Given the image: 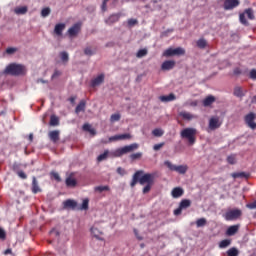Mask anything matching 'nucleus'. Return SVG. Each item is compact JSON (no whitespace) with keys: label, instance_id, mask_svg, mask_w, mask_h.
<instances>
[{"label":"nucleus","instance_id":"f257e3e1","mask_svg":"<svg viewBox=\"0 0 256 256\" xmlns=\"http://www.w3.org/2000/svg\"><path fill=\"white\" fill-rule=\"evenodd\" d=\"M137 183L140 185H145L142 189L143 194H148L151 191L152 185L154 183V175L151 173L144 174L143 170H138L132 176V182H130V187L134 188Z\"/></svg>","mask_w":256,"mask_h":256},{"label":"nucleus","instance_id":"f03ea898","mask_svg":"<svg viewBox=\"0 0 256 256\" xmlns=\"http://www.w3.org/2000/svg\"><path fill=\"white\" fill-rule=\"evenodd\" d=\"M197 129L193 127H187L180 131V137L188 140V145L193 146L196 143Z\"/></svg>","mask_w":256,"mask_h":256},{"label":"nucleus","instance_id":"7ed1b4c3","mask_svg":"<svg viewBox=\"0 0 256 256\" xmlns=\"http://www.w3.org/2000/svg\"><path fill=\"white\" fill-rule=\"evenodd\" d=\"M243 215V211L239 208L228 209L224 214L223 218L225 221H236L239 220Z\"/></svg>","mask_w":256,"mask_h":256},{"label":"nucleus","instance_id":"20e7f679","mask_svg":"<svg viewBox=\"0 0 256 256\" xmlns=\"http://www.w3.org/2000/svg\"><path fill=\"white\" fill-rule=\"evenodd\" d=\"M25 67L20 64H10L7 66L5 73L12 76H21L25 74Z\"/></svg>","mask_w":256,"mask_h":256},{"label":"nucleus","instance_id":"39448f33","mask_svg":"<svg viewBox=\"0 0 256 256\" xmlns=\"http://www.w3.org/2000/svg\"><path fill=\"white\" fill-rule=\"evenodd\" d=\"M164 165L166 166V167H168V169L170 170V171H174V172H177V173H179V174H182V175H184V174H186L187 173V170H188V166L187 165H174L171 161H169V160H166V161H164Z\"/></svg>","mask_w":256,"mask_h":256},{"label":"nucleus","instance_id":"423d86ee","mask_svg":"<svg viewBox=\"0 0 256 256\" xmlns=\"http://www.w3.org/2000/svg\"><path fill=\"white\" fill-rule=\"evenodd\" d=\"M255 119H256V113L254 112H249L248 114H246L244 116V122H245V125L255 131L256 130V122H255Z\"/></svg>","mask_w":256,"mask_h":256},{"label":"nucleus","instance_id":"0eeeda50","mask_svg":"<svg viewBox=\"0 0 256 256\" xmlns=\"http://www.w3.org/2000/svg\"><path fill=\"white\" fill-rule=\"evenodd\" d=\"M139 148V145L137 143H132L130 145H126L122 148L117 149L116 154L117 157H121L125 154L131 153Z\"/></svg>","mask_w":256,"mask_h":256},{"label":"nucleus","instance_id":"6e6552de","mask_svg":"<svg viewBox=\"0 0 256 256\" xmlns=\"http://www.w3.org/2000/svg\"><path fill=\"white\" fill-rule=\"evenodd\" d=\"M185 55V49L178 47V48H168L164 51L163 56L164 57H173V56H184Z\"/></svg>","mask_w":256,"mask_h":256},{"label":"nucleus","instance_id":"1a4fd4ad","mask_svg":"<svg viewBox=\"0 0 256 256\" xmlns=\"http://www.w3.org/2000/svg\"><path fill=\"white\" fill-rule=\"evenodd\" d=\"M224 11H232L240 6V0H221Z\"/></svg>","mask_w":256,"mask_h":256},{"label":"nucleus","instance_id":"9d476101","mask_svg":"<svg viewBox=\"0 0 256 256\" xmlns=\"http://www.w3.org/2000/svg\"><path fill=\"white\" fill-rule=\"evenodd\" d=\"M190 206H191L190 199H182V201H180V205L178 206V208L174 209V215L175 216L181 215L182 211L188 209Z\"/></svg>","mask_w":256,"mask_h":256},{"label":"nucleus","instance_id":"9b49d317","mask_svg":"<svg viewBox=\"0 0 256 256\" xmlns=\"http://www.w3.org/2000/svg\"><path fill=\"white\" fill-rule=\"evenodd\" d=\"M222 126V122L219 117L213 116L208 121V130L215 131Z\"/></svg>","mask_w":256,"mask_h":256},{"label":"nucleus","instance_id":"f8f14e48","mask_svg":"<svg viewBox=\"0 0 256 256\" xmlns=\"http://www.w3.org/2000/svg\"><path fill=\"white\" fill-rule=\"evenodd\" d=\"M121 17L122 13H115L110 15L105 22L107 25L112 26L113 24L118 23Z\"/></svg>","mask_w":256,"mask_h":256},{"label":"nucleus","instance_id":"ddd939ff","mask_svg":"<svg viewBox=\"0 0 256 256\" xmlns=\"http://www.w3.org/2000/svg\"><path fill=\"white\" fill-rule=\"evenodd\" d=\"M65 209L78 210V202L73 199H67L63 202Z\"/></svg>","mask_w":256,"mask_h":256},{"label":"nucleus","instance_id":"4468645a","mask_svg":"<svg viewBox=\"0 0 256 256\" xmlns=\"http://www.w3.org/2000/svg\"><path fill=\"white\" fill-rule=\"evenodd\" d=\"M132 138L130 133L117 134L110 137V142L122 141V140H130Z\"/></svg>","mask_w":256,"mask_h":256},{"label":"nucleus","instance_id":"2eb2a0df","mask_svg":"<svg viewBox=\"0 0 256 256\" xmlns=\"http://www.w3.org/2000/svg\"><path fill=\"white\" fill-rule=\"evenodd\" d=\"M80 31H81V24L80 23H76L71 28H69L68 35L71 38L72 37H76L79 34Z\"/></svg>","mask_w":256,"mask_h":256},{"label":"nucleus","instance_id":"dca6fc26","mask_svg":"<svg viewBox=\"0 0 256 256\" xmlns=\"http://www.w3.org/2000/svg\"><path fill=\"white\" fill-rule=\"evenodd\" d=\"M104 81H105V75H104V74H100V75H98L96 78H94V79L92 80L91 86H92L93 88L98 87V86H100L101 84H103Z\"/></svg>","mask_w":256,"mask_h":256},{"label":"nucleus","instance_id":"f3484780","mask_svg":"<svg viewBox=\"0 0 256 256\" xmlns=\"http://www.w3.org/2000/svg\"><path fill=\"white\" fill-rule=\"evenodd\" d=\"M175 61L173 60H166L162 63V71H170L173 70L175 67Z\"/></svg>","mask_w":256,"mask_h":256},{"label":"nucleus","instance_id":"a211bd4d","mask_svg":"<svg viewBox=\"0 0 256 256\" xmlns=\"http://www.w3.org/2000/svg\"><path fill=\"white\" fill-rule=\"evenodd\" d=\"M215 102H216V98L213 95H208L203 99L202 105L203 107H210Z\"/></svg>","mask_w":256,"mask_h":256},{"label":"nucleus","instance_id":"6ab92c4d","mask_svg":"<svg viewBox=\"0 0 256 256\" xmlns=\"http://www.w3.org/2000/svg\"><path fill=\"white\" fill-rule=\"evenodd\" d=\"M239 228H240V225H239V224H235V225L229 226V227L227 228V230H226V235H227V236H234L235 234L238 233Z\"/></svg>","mask_w":256,"mask_h":256},{"label":"nucleus","instance_id":"aec40b11","mask_svg":"<svg viewBox=\"0 0 256 256\" xmlns=\"http://www.w3.org/2000/svg\"><path fill=\"white\" fill-rule=\"evenodd\" d=\"M49 139L53 143H57L60 140V131L59 130H53L49 132Z\"/></svg>","mask_w":256,"mask_h":256},{"label":"nucleus","instance_id":"412c9836","mask_svg":"<svg viewBox=\"0 0 256 256\" xmlns=\"http://www.w3.org/2000/svg\"><path fill=\"white\" fill-rule=\"evenodd\" d=\"M183 194H184V190L181 187H174V189H172V198L174 199H178L182 197Z\"/></svg>","mask_w":256,"mask_h":256},{"label":"nucleus","instance_id":"4be33fe9","mask_svg":"<svg viewBox=\"0 0 256 256\" xmlns=\"http://www.w3.org/2000/svg\"><path fill=\"white\" fill-rule=\"evenodd\" d=\"M41 191H42V190H41V188H40V186H39V184H38V181H37L36 177L33 176V178H32V193H33V194H38V193H40Z\"/></svg>","mask_w":256,"mask_h":256},{"label":"nucleus","instance_id":"5701e85b","mask_svg":"<svg viewBox=\"0 0 256 256\" xmlns=\"http://www.w3.org/2000/svg\"><path fill=\"white\" fill-rule=\"evenodd\" d=\"M175 100H176V96H175L174 93H170V94H168V95H162V96H160V101H162V102L168 103V102H173V101H175Z\"/></svg>","mask_w":256,"mask_h":256},{"label":"nucleus","instance_id":"b1692460","mask_svg":"<svg viewBox=\"0 0 256 256\" xmlns=\"http://www.w3.org/2000/svg\"><path fill=\"white\" fill-rule=\"evenodd\" d=\"M65 28H66V25H65L64 23L56 24L54 33H55L58 37H61L63 31L65 30Z\"/></svg>","mask_w":256,"mask_h":256},{"label":"nucleus","instance_id":"393cba45","mask_svg":"<svg viewBox=\"0 0 256 256\" xmlns=\"http://www.w3.org/2000/svg\"><path fill=\"white\" fill-rule=\"evenodd\" d=\"M91 233L93 234V236L100 241H103V238L101 237V235H103V232L100 231L97 227H92L91 228Z\"/></svg>","mask_w":256,"mask_h":256},{"label":"nucleus","instance_id":"a878e982","mask_svg":"<svg viewBox=\"0 0 256 256\" xmlns=\"http://www.w3.org/2000/svg\"><path fill=\"white\" fill-rule=\"evenodd\" d=\"M180 117H182V119H184L186 121H191V120L196 118L195 115H193V114H191L189 112H186V111L180 112Z\"/></svg>","mask_w":256,"mask_h":256},{"label":"nucleus","instance_id":"bb28decb","mask_svg":"<svg viewBox=\"0 0 256 256\" xmlns=\"http://www.w3.org/2000/svg\"><path fill=\"white\" fill-rule=\"evenodd\" d=\"M66 185L69 188H75L77 186V180L75 178H73L72 176H69L66 179Z\"/></svg>","mask_w":256,"mask_h":256},{"label":"nucleus","instance_id":"cd10ccee","mask_svg":"<svg viewBox=\"0 0 256 256\" xmlns=\"http://www.w3.org/2000/svg\"><path fill=\"white\" fill-rule=\"evenodd\" d=\"M233 94H234L235 97H238V98H242V97L245 96V94L243 92V89L240 86H236L234 88Z\"/></svg>","mask_w":256,"mask_h":256},{"label":"nucleus","instance_id":"c85d7f7f","mask_svg":"<svg viewBox=\"0 0 256 256\" xmlns=\"http://www.w3.org/2000/svg\"><path fill=\"white\" fill-rule=\"evenodd\" d=\"M86 108V103L84 100H81L80 103L77 105L75 112L76 114H79L81 112H84Z\"/></svg>","mask_w":256,"mask_h":256},{"label":"nucleus","instance_id":"c756f323","mask_svg":"<svg viewBox=\"0 0 256 256\" xmlns=\"http://www.w3.org/2000/svg\"><path fill=\"white\" fill-rule=\"evenodd\" d=\"M89 209V198H85L81 206H78V211H87Z\"/></svg>","mask_w":256,"mask_h":256},{"label":"nucleus","instance_id":"7c9ffc66","mask_svg":"<svg viewBox=\"0 0 256 256\" xmlns=\"http://www.w3.org/2000/svg\"><path fill=\"white\" fill-rule=\"evenodd\" d=\"M14 12L16 15H25L28 12V8L27 6L17 7L15 8Z\"/></svg>","mask_w":256,"mask_h":256},{"label":"nucleus","instance_id":"2f4dec72","mask_svg":"<svg viewBox=\"0 0 256 256\" xmlns=\"http://www.w3.org/2000/svg\"><path fill=\"white\" fill-rule=\"evenodd\" d=\"M231 177L234 179H238V178H249V174L245 173V172H234L231 174Z\"/></svg>","mask_w":256,"mask_h":256},{"label":"nucleus","instance_id":"473e14b6","mask_svg":"<svg viewBox=\"0 0 256 256\" xmlns=\"http://www.w3.org/2000/svg\"><path fill=\"white\" fill-rule=\"evenodd\" d=\"M195 224L197 228L205 227L207 225V219L204 217L198 218Z\"/></svg>","mask_w":256,"mask_h":256},{"label":"nucleus","instance_id":"72a5a7b5","mask_svg":"<svg viewBox=\"0 0 256 256\" xmlns=\"http://www.w3.org/2000/svg\"><path fill=\"white\" fill-rule=\"evenodd\" d=\"M196 46L199 49H205L207 47V41L204 38H200L197 40Z\"/></svg>","mask_w":256,"mask_h":256},{"label":"nucleus","instance_id":"f704fd0d","mask_svg":"<svg viewBox=\"0 0 256 256\" xmlns=\"http://www.w3.org/2000/svg\"><path fill=\"white\" fill-rule=\"evenodd\" d=\"M231 245L230 239H223L219 242V248L224 249Z\"/></svg>","mask_w":256,"mask_h":256},{"label":"nucleus","instance_id":"c9c22d12","mask_svg":"<svg viewBox=\"0 0 256 256\" xmlns=\"http://www.w3.org/2000/svg\"><path fill=\"white\" fill-rule=\"evenodd\" d=\"M148 54V50L146 48L138 50L136 53V58L141 59L146 57Z\"/></svg>","mask_w":256,"mask_h":256},{"label":"nucleus","instance_id":"e433bc0d","mask_svg":"<svg viewBox=\"0 0 256 256\" xmlns=\"http://www.w3.org/2000/svg\"><path fill=\"white\" fill-rule=\"evenodd\" d=\"M239 250L236 247H231L227 250V256H238Z\"/></svg>","mask_w":256,"mask_h":256},{"label":"nucleus","instance_id":"4c0bfd02","mask_svg":"<svg viewBox=\"0 0 256 256\" xmlns=\"http://www.w3.org/2000/svg\"><path fill=\"white\" fill-rule=\"evenodd\" d=\"M109 190H110V187L108 185H100V186L95 187V191L100 192V193L109 191Z\"/></svg>","mask_w":256,"mask_h":256},{"label":"nucleus","instance_id":"58836bf2","mask_svg":"<svg viewBox=\"0 0 256 256\" xmlns=\"http://www.w3.org/2000/svg\"><path fill=\"white\" fill-rule=\"evenodd\" d=\"M50 125L55 127L59 125V118L55 115H52L50 118Z\"/></svg>","mask_w":256,"mask_h":256},{"label":"nucleus","instance_id":"ea45409f","mask_svg":"<svg viewBox=\"0 0 256 256\" xmlns=\"http://www.w3.org/2000/svg\"><path fill=\"white\" fill-rule=\"evenodd\" d=\"M245 14H246V16L249 20H254L255 19L254 12L251 8L246 9Z\"/></svg>","mask_w":256,"mask_h":256},{"label":"nucleus","instance_id":"a19ab883","mask_svg":"<svg viewBox=\"0 0 256 256\" xmlns=\"http://www.w3.org/2000/svg\"><path fill=\"white\" fill-rule=\"evenodd\" d=\"M109 0H104L102 4V11L105 13L107 12V3ZM119 2V0H113V5L116 6V4Z\"/></svg>","mask_w":256,"mask_h":256},{"label":"nucleus","instance_id":"79ce46f5","mask_svg":"<svg viewBox=\"0 0 256 256\" xmlns=\"http://www.w3.org/2000/svg\"><path fill=\"white\" fill-rule=\"evenodd\" d=\"M51 14V9L49 7L43 8L41 12L42 18H47Z\"/></svg>","mask_w":256,"mask_h":256},{"label":"nucleus","instance_id":"37998d69","mask_svg":"<svg viewBox=\"0 0 256 256\" xmlns=\"http://www.w3.org/2000/svg\"><path fill=\"white\" fill-rule=\"evenodd\" d=\"M226 161L230 165H235L236 164V156L235 155H229V156H227Z\"/></svg>","mask_w":256,"mask_h":256},{"label":"nucleus","instance_id":"c03bdc74","mask_svg":"<svg viewBox=\"0 0 256 256\" xmlns=\"http://www.w3.org/2000/svg\"><path fill=\"white\" fill-rule=\"evenodd\" d=\"M164 134L163 130L162 129H154L152 130V135H154V137H162Z\"/></svg>","mask_w":256,"mask_h":256},{"label":"nucleus","instance_id":"a18cd8bd","mask_svg":"<svg viewBox=\"0 0 256 256\" xmlns=\"http://www.w3.org/2000/svg\"><path fill=\"white\" fill-rule=\"evenodd\" d=\"M109 154V151L106 150L104 153L100 154L97 158L98 162H102L107 159V156Z\"/></svg>","mask_w":256,"mask_h":256},{"label":"nucleus","instance_id":"49530a36","mask_svg":"<svg viewBox=\"0 0 256 256\" xmlns=\"http://www.w3.org/2000/svg\"><path fill=\"white\" fill-rule=\"evenodd\" d=\"M239 21H240V23L242 24V25H248V21H247V19H246V16H245V14L244 13H241L240 15H239Z\"/></svg>","mask_w":256,"mask_h":256},{"label":"nucleus","instance_id":"de8ad7c7","mask_svg":"<svg viewBox=\"0 0 256 256\" xmlns=\"http://www.w3.org/2000/svg\"><path fill=\"white\" fill-rule=\"evenodd\" d=\"M96 50H92L90 47L85 48L84 54L86 56H93L95 55Z\"/></svg>","mask_w":256,"mask_h":256},{"label":"nucleus","instance_id":"09e8293b","mask_svg":"<svg viewBox=\"0 0 256 256\" xmlns=\"http://www.w3.org/2000/svg\"><path fill=\"white\" fill-rule=\"evenodd\" d=\"M142 157V153L141 152H136V153H132L130 154V158L134 161V160H138L141 159Z\"/></svg>","mask_w":256,"mask_h":256},{"label":"nucleus","instance_id":"8fccbe9b","mask_svg":"<svg viewBox=\"0 0 256 256\" xmlns=\"http://www.w3.org/2000/svg\"><path fill=\"white\" fill-rule=\"evenodd\" d=\"M60 57H61V59H62V61H63L64 63H67L68 60H69L68 53L65 52V51H63V52L60 53Z\"/></svg>","mask_w":256,"mask_h":256},{"label":"nucleus","instance_id":"3c124183","mask_svg":"<svg viewBox=\"0 0 256 256\" xmlns=\"http://www.w3.org/2000/svg\"><path fill=\"white\" fill-rule=\"evenodd\" d=\"M121 119V115L119 113H115L111 115V122H118Z\"/></svg>","mask_w":256,"mask_h":256},{"label":"nucleus","instance_id":"603ef678","mask_svg":"<svg viewBox=\"0 0 256 256\" xmlns=\"http://www.w3.org/2000/svg\"><path fill=\"white\" fill-rule=\"evenodd\" d=\"M138 24V20L137 19H128V27L132 28L134 26H136Z\"/></svg>","mask_w":256,"mask_h":256},{"label":"nucleus","instance_id":"864d4df0","mask_svg":"<svg viewBox=\"0 0 256 256\" xmlns=\"http://www.w3.org/2000/svg\"><path fill=\"white\" fill-rule=\"evenodd\" d=\"M165 146V142L154 144V151H160Z\"/></svg>","mask_w":256,"mask_h":256},{"label":"nucleus","instance_id":"5fc2aeb1","mask_svg":"<svg viewBox=\"0 0 256 256\" xmlns=\"http://www.w3.org/2000/svg\"><path fill=\"white\" fill-rule=\"evenodd\" d=\"M17 175L19 176V178H21L22 180H26L27 179V175L23 170L17 171Z\"/></svg>","mask_w":256,"mask_h":256},{"label":"nucleus","instance_id":"6e6d98bb","mask_svg":"<svg viewBox=\"0 0 256 256\" xmlns=\"http://www.w3.org/2000/svg\"><path fill=\"white\" fill-rule=\"evenodd\" d=\"M249 77L252 80H256V69H252L249 73Z\"/></svg>","mask_w":256,"mask_h":256},{"label":"nucleus","instance_id":"4d7b16f0","mask_svg":"<svg viewBox=\"0 0 256 256\" xmlns=\"http://www.w3.org/2000/svg\"><path fill=\"white\" fill-rule=\"evenodd\" d=\"M233 74L235 76H240L242 74V70L239 67L233 69Z\"/></svg>","mask_w":256,"mask_h":256},{"label":"nucleus","instance_id":"13d9d810","mask_svg":"<svg viewBox=\"0 0 256 256\" xmlns=\"http://www.w3.org/2000/svg\"><path fill=\"white\" fill-rule=\"evenodd\" d=\"M246 207L249 209H256V200L247 204Z\"/></svg>","mask_w":256,"mask_h":256},{"label":"nucleus","instance_id":"bf43d9fd","mask_svg":"<svg viewBox=\"0 0 256 256\" xmlns=\"http://www.w3.org/2000/svg\"><path fill=\"white\" fill-rule=\"evenodd\" d=\"M6 238V232L3 228L0 227V239L5 240Z\"/></svg>","mask_w":256,"mask_h":256},{"label":"nucleus","instance_id":"052dcab7","mask_svg":"<svg viewBox=\"0 0 256 256\" xmlns=\"http://www.w3.org/2000/svg\"><path fill=\"white\" fill-rule=\"evenodd\" d=\"M117 173L121 176H124L126 174V171L122 167H118Z\"/></svg>","mask_w":256,"mask_h":256},{"label":"nucleus","instance_id":"680f3d73","mask_svg":"<svg viewBox=\"0 0 256 256\" xmlns=\"http://www.w3.org/2000/svg\"><path fill=\"white\" fill-rule=\"evenodd\" d=\"M91 129H92V128H91V125H90V124L85 123V124L83 125V130H84V131L89 132Z\"/></svg>","mask_w":256,"mask_h":256},{"label":"nucleus","instance_id":"e2e57ef3","mask_svg":"<svg viewBox=\"0 0 256 256\" xmlns=\"http://www.w3.org/2000/svg\"><path fill=\"white\" fill-rule=\"evenodd\" d=\"M52 176L54 177V179H55L56 181H58V182L61 181V178H60V176H59V173H57V172H52Z\"/></svg>","mask_w":256,"mask_h":256},{"label":"nucleus","instance_id":"0e129e2a","mask_svg":"<svg viewBox=\"0 0 256 256\" xmlns=\"http://www.w3.org/2000/svg\"><path fill=\"white\" fill-rule=\"evenodd\" d=\"M61 74H62L61 71L55 70L54 74L52 75V79H55V78H57V77H60Z\"/></svg>","mask_w":256,"mask_h":256},{"label":"nucleus","instance_id":"69168bd1","mask_svg":"<svg viewBox=\"0 0 256 256\" xmlns=\"http://www.w3.org/2000/svg\"><path fill=\"white\" fill-rule=\"evenodd\" d=\"M134 235L136 236V238H138V240L142 241L143 237L139 235V232L136 228H134Z\"/></svg>","mask_w":256,"mask_h":256},{"label":"nucleus","instance_id":"338daca9","mask_svg":"<svg viewBox=\"0 0 256 256\" xmlns=\"http://www.w3.org/2000/svg\"><path fill=\"white\" fill-rule=\"evenodd\" d=\"M7 54L11 55L14 54L16 52V49L13 47L7 48L6 50Z\"/></svg>","mask_w":256,"mask_h":256},{"label":"nucleus","instance_id":"774afa93","mask_svg":"<svg viewBox=\"0 0 256 256\" xmlns=\"http://www.w3.org/2000/svg\"><path fill=\"white\" fill-rule=\"evenodd\" d=\"M189 106H191V107H197V106H198V101H191V102L189 103Z\"/></svg>","mask_w":256,"mask_h":256}]
</instances>
